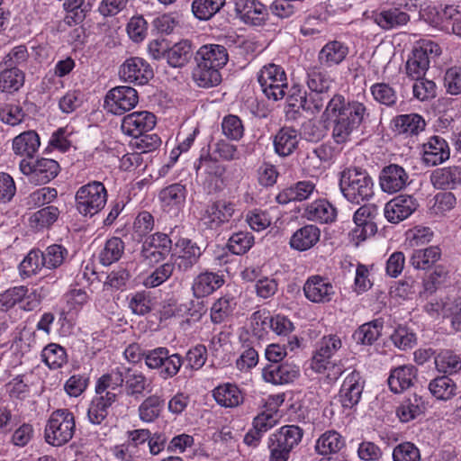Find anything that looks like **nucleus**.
Masks as SVG:
<instances>
[{"instance_id": "f257e3e1", "label": "nucleus", "mask_w": 461, "mask_h": 461, "mask_svg": "<svg viewBox=\"0 0 461 461\" xmlns=\"http://www.w3.org/2000/svg\"><path fill=\"white\" fill-rule=\"evenodd\" d=\"M307 86L310 93L301 89L288 95L289 104L301 107L312 114L320 113L332 122L331 137L337 144H344L351 140L362 123L368 117L366 106L356 100H347L341 94H332L334 80L321 68L313 67L307 72Z\"/></svg>"}, {"instance_id": "7ed1b4c3", "label": "nucleus", "mask_w": 461, "mask_h": 461, "mask_svg": "<svg viewBox=\"0 0 461 461\" xmlns=\"http://www.w3.org/2000/svg\"><path fill=\"white\" fill-rule=\"evenodd\" d=\"M303 429L297 425H285L269 435V461H288L291 452L302 441Z\"/></svg>"}, {"instance_id": "473e14b6", "label": "nucleus", "mask_w": 461, "mask_h": 461, "mask_svg": "<svg viewBox=\"0 0 461 461\" xmlns=\"http://www.w3.org/2000/svg\"><path fill=\"white\" fill-rule=\"evenodd\" d=\"M116 400V393L113 392H106L104 395L97 394L91 401L88 410V420L95 425L102 424L107 415L108 410Z\"/></svg>"}, {"instance_id": "4d7b16f0", "label": "nucleus", "mask_w": 461, "mask_h": 461, "mask_svg": "<svg viewBox=\"0 0 461 461\" xmlns=\"http://www.w3.org/2000/svg\"><path fill=\"white\" fill-rule=\"evenodd\" d=\"M124 252V242L118 237L109 239L99 254L100 262L110 266L118 261Z\"/></svg>"}, {"instance_id": "8fccbe9b", "label": "nucleus", "mask_w": 461, "mask_h": 461, "mask_svg": "<svg viewBox=\"0 0 461 461\" xmlns=\"http://www.w3.org/2000/svg\"><path fill=\"white\" fill-rule=\"evenodd\" d=\"M425 404L416 394L404 400L397 409V415L402 422H409L424 412Z\"/></svg>"}, {"instance_id": "4468645a", "label": "nucleus", "mask_w": 461, "mask_h": 461, "mask_svg": "<svg viewBox=\"0 0 461 461\" xmlns=\"http://www.w3.org/2000/svg\"><path fill=\"white\" fill-rule=\"evenodd\" d=\"M119 74L126 82L143 86L153 77V69L144 59L131 57L122 64Z\"/></svg>"}, {"instance_id": "ea45409f", "label": "nucleus", "mask_w": 461, "mask_h": 461, "mask_svg": "<svg viewBox=\"0 0 461 461\" xmlns=\"http://www.w3.org/2000/svg\"><path fill=\"white\" fill-rule=\"evenodd\" d=\"M192 77L195 84L203 88L213 87L221 82L220 69L201 62H196Z\"/></svg>"}, {"instance_id": "72a5a7b5", "label": "nucleus", "mask_w": 461, "mask_h": 461, "mask_svg": "<svg viewBox=\"0 0 461 461\" xmlns=\"http://www.w3.org/2000/svg\"><path fill=\"white\" fill-rule=\"evenodd\" d=\"M315 184L310 180L299 181L296 184L284 189L276 197L280 204H286L290 202H302L311 197L316 191Z\"/></svg>"}, {"instance_id": "774afa93", "label": "nucleus", "mask_w": 461, "mask_h": 461, "mask_svg": "<svg viewBox=\"0 0 461 461\" xmlns=\"http://www.w3.org/2000/svg\"><path fill=\"white\" fill-rule=\"evenodd\" d=\"M393 461H420L419 448L411 442L397 445L393 451Z\"/></svg>"}, {"instance_id": "13d9d810", "label": "nucleus", "mask_w": 461, "mask_h": 461, "mask_svg": "<svg viewBox=\"0 0 461 461\" xmlns=\"http://www.w3.org/2000/svg\"><path fill=\"white\" fill-rule=\"evenodd\" d=\"M435 365L438 372L454 374L461 369L460 357L451 350H441L435 357Z\"/></svg>"}, {"instance_id": "58836bf2", "label": "nucleus", "mask_w": 461, "mask_h": 461, "mask_svg": "<svg viewBox=\"0 0 461 461\" xmlns=\"http://www.w3.org/2000/svg\"><path fill=\"white\" fill-rule=\"evenodd\" d=\"M374 22L384 30H392L406 24L410 16L407 13L397 8L383 10L373 14Z\"/></svg>"}, {"instance_id": "9b49d317", "label": "nucleus", "mask_w": 461, "mask_h": 461, "mask_svg": "<svg viewBox=\"0 0 461 461\" xmlns=\"http://www.w3.org/2000/svg\"><path fill=\"white\" fill-rule=\"evenodd\" d=\"M377 214V207L375 204H364L360 206L353 215L356 227L351 230L352 240L358 244L373 236L377 231V227L373 221Z\"/></svg>"}, {"instance_id": "393cba45", "label": "nucleus", "mask_w": 461, "mask_h": 461, "mask_svg": "<svg viewBox=\"0 0 461 461\" xmlns=\"http://www.w3.org/2000/svg\"><path fill=\"white\" fill-rule=\"evenodd\" d=\"M233 213L234 204L230 202L220 200L206 207L202 220L208 228L214 230L221 224L228 222Z\"/></svg>"}, {"instance_id": "e433bc0d", "label": "nucleus", "mask_w": 461, "mask_h": 461, "mask_svg": "<svg viewBox=\"0 0 461 461\" xmlns=\"http://www.w3.org/2000/svg\"><path fill=\"white\" fill-rule=\"evenodd\" d=\"M124 378V392L127 396L134 399L141 398L144 395V392L149 386V382L146 375L136 369L127 367Z\"/></svg>"}, {"instance_id": "ddd939ff", "label": "nucleus", "mask_w": 461, "mask_h": 461, "mask_svg": "<svg viewBox=\"0 0 461 461\" xmlns=\"http://www.w3.org/2000/svg\"><path fill=\"white\" fill-rule=\"evenodd\" d=\"M365 387V379L357 370L348 374L339 392V401L344 409H353L362 397Z\"/></svg>"}, {"instance_id": "5fc2aeb1", "label": "nucleus", "mask_w": 461, "mask_h": 461, "mask_svg": "<svg viewBox=\"0 0 461 461\" xmlns=\"http://www.w3.org/2000/svg\"><path fill=\"white\" fill-rule=\"evenodd\" d=\"M185 185L179 183L172 184L163 188L159 193V199L166 206H182L186 198Z\"/></svg>"}, {"instance_id": "a18cd8bd", "label": "nucleus", "mask_w": 461, "mask_h": 461, "mask_svg": "<svg viewBox=\"0 0 461 461\" xmlns=\"http://www.w3.org/2000/svg\"><path fill=\"white\" fill-rule=\"evenodd\" d=\"M164 407L165 400L161 396L149 395L140 404L139 417L144 422H152L160 416Z\"/></svg>"}, {"instance_id": "338daca9", "label": "nucleus", "mask_w": 461, "mask_h": 461, "mask_svg": "<svg viewBox=\"0 0 461 461\" xmlns=\"http://www.w3.org/2000/svg\"><path fill=\"white\" fill-rule=\"evenodd\" d=\"M440 19L447 29L450 26L452 32L461 38V9L459 6H446L440 14Z\"/></svg>"}, {"instance_id": "aec40b11", "label": "nucleus", "mask_w": 461, "mask_h": 461, "mask_svg": "<svg viewBox=\"0 0 461 461\" xmlns=\"http://www.w3.org/2000/svg\"><path fill=\"white\" fill-rule=\"evenodd\" d=\"M235 12L247 24L260 26L267 19V6L258 0H235Z\"/></svg>"}, {"instance_id": "864d4df0", "label": "nucleus", "mask_w": 461, "mask_h": 461, "mask_svg": "<svg viewBox=\"0 0 461 461\" xmlns=\"http://www.w3.org/2000/svg\"><path fill=\"white\" fill-rule=\"evenodd\" d=\"M383 321L379 319L361 325L354 333L356 341L363 345H372L381 336Z\"/></svg>"}, {"instance_id": "6ab92c4d", "label": "nucleus", "mask_w": 461, "mask_h": 461, "mask_svg": "<svg viewBox=\"0 0 461 461\" xmlns=\"http://www.w3.org/2000/svg\"><path fill=\"white\" fill-rule=\"evenodd\" d=\"M418 206V202L413 196L398 195L385 203L384 217L391 223H399L411 216Z\"/></svg>"}, {"instance_id": "b1692460", "label": "nucleus", "mask_w": 461, "mask_h": 461, "mask_svg": "<svg viewBox=\"0 0 461 461\" xmlns=\"http://www.w3.org/2000/svg\"><path fill=\"white\" fill-rule=\"evenodd\" d=\"M277 423L276 414L270 411H263L252 420V427L244 436V443L256 447L259 445L264 434Z\"/></svg>"}, {"instance_id": "680f3d73", "label": "nucleus", "mask_w": 461, "mask_h": 461, "mask_svg": "<svg viewBox=\"0 0 461 461\" xmlns=\"http://www.w3.org/2000/svg\"><path fill=\"white\" fill-rule=\"evenodd\" d=\"M393 344L401 350H407L416 345V335L405 326L399 325L390 336Z\"/></svg>"}, {"instance_id": "a19ab883", "label": "nucleus", "mask_w": 461, "mask_h": 461, "mask_svg": "<svg viewBox=\"0 0 461 461\" xmlns=\"http://www.w3.org/2000/svg\"><path fill=\"white\" fill-rule=\"evenodd\" d=\"M223 284V279L212 272L198 275L193 283L192 289L195 297H204L211 294Z\"/></svg>"}, {"instance_id": "423d86ee", "label": "nucleus", "mask_w": 461, "mask_h": 461, "mask_svg": "<svg viewBox=\"0 0 461 461\" xmlns=\"http://www.w3.org/2000/svg\"><path fill=\"white\" fill-rule=\"evenodd\" d=\"M145 365L149 369L157 370L163 380L176 376L184 360L178 353H170L166 347H158L148 349L145 355Z\"/></svg>"}, {"instance_id": "052dcab7", "label": "nucleus", "mask_w": 461, "mask_h": 461, "mask_svg": "<svg viewBox=\"0 0 461 461\" xmlns=\"http://www.w3.org/2000/svg\"><path fill=\"white\" fill-rule=\"evenodd\" d=\"M370 93L375 102L388 107L395 105L398 100L396 91L386 83L373 84Z\"/></svg>"}, {"instance_id": "cd10ccee", "label": "nucleus", "mask_w": 461, "mask_h": 461, "mask_svg": "<svg viewBox=\"0 0 461 461\" xmlns=\"http://www.w3.org/2000/svg\"><path fill=\"white\" fill-rule=\"evenodd\" d=\"M194 59L195 62H201L221 69L227 64L229 54L223 45L205 44L196 51Z\"/></svg>"}, {"instance_id": "79ce46f5", "label": "nucleus", "mask_w": 461, "mask_h": 461, "mask_svg": "<svg viewBox=\"0 0 461 461\" xmlns=\"http://www.w3.org/2000/svg\"><path fill=\"white\" fill-rule=\"evenodd\" d=\"M305 214L311 221L328 223L336 219L337 210L329 201L320 199L307 206Z\"/></svg>"}, {"instance_id": "4c0bfd02", "label": "nucleus", "mask_w": 461, "mask_h": 461, "mask_svg": "<svg viewBox=\"0 0 461 461\" xmlns=\"http://www.w3.org/2000/svg\"><path fill=\"white\" fill-rule=\"evenodd\" d=\"M346 447L345 438L336 430H327L316 441L315 450L321 456L338 454Z\"/></svg>"}, {"instance_id": "bb28decb", "label": "nucleus", "mask_w": 461, "mask_h": 461, "mask_svg": "<svg viewBox=\"0 0 461 461\" xmlns=\"http://www.w3.org/2000/svg\"><path fill=\"white\" fill-rule=\"evenodd\" d=\"M425 126L424 119L418 113L400 114L391 121L393 131L406 137L417 136Z\"/></svg>"}, {"instance_id": "c9c22d12", "label": "nucleus", "mask_w": 461, "mask_h": 461, "mask_svg": "<svg viewBox=\"0 0 461 461\" xmlns=\"http://www.w3.org/2000/svg\"><path fill=\"white\" fill-rule=\"evenodd\" d=\"M321 230L312 224L298 229L290 239V246L298 251H305L312 248L320 240Z\"/></svg>"}, {"instance_id": "3c124183", "label": "nucleus", "mask_w": 461, "mask_h": 461, "mask_svg": "<svg viewBox=\"0 0 461 461\" xmlns=\"http://www.w3.org/2000/svg\"><path fill=\"white\" fill-rule=\"evenodd\" d=\"M455 382L447 375L438 376L429 384V390L438 400L447 401L456 393Z\"/></svg>"}, {"instance_id": "6e6552de", "label": "nucleus", "mask_w": 461, "mask_h": 461, "mask_svg": "<svg viewBox=\"0 0 461 461\" xmlns=\"http://www.w3.org/2000/svg\"><path fill=\"white\" fill-rule=\"evenodd\" d=\"M440 54L441 49L438 44L432 41H423L409 56L405 65L406 75L411 79H420L428 71L430 59Z\"/></svg>"}, {"instance_id": "0e129e2a", "label": "nucleus", "mask_w": 461, "mask_h": 461, "mask_svg": "<svg viewBox=\"0 0 461 461\" xmlns=\"http://www.w3.org/2000/svg\"><path fill=\"white\" fill-rule=\"evenodd\" d=\"M176 268L173 262H167L158 267L151 272L144 280V285L147 287H157L165 283L173 275Z\"/></svg>"}, {"instance_id": "5701e85b", "label": "nucleus", "mask_w": 461, "mask_h": 461, "mask_svg": "<svg viewBox=\"0 0 461 461\" xmlns=\"http://www.w3.org/2000/svg\"><path fill=\"white\" fill-rule=\"evenodd\" d=\"M449 157L450 149L448 143L440 136H431L422 145V161L426 166H438L447 161Z\"/></svg>"}, {"instance_id": "2eb2a0df", "label": "nucleus", "mask_w": 461, "mask_h": 461, "mask_svg": "<svg viewBox=\"0 0 461 461\" xmlns=\"http://www.w3.org/2000/svg\"><path fill=\"white\" fill-rule=\"evenodd\" d=\"M299 376L300 366L290 361L268 364L262 369L264 381L276 385L291 384Z\"/></svg>"}, {"instance_id": "4be33fe9", "label": "nucleus", "mask_w": 461, "mask_h": 461, "mask_svg": "<svg viewBox=\"0 0 461 461\" xmlns=\"http://www.w3.org/2000/svg\"><path fill=\"white\" fill-rule=\"evenodd\" d=\"M303 293L311 302L324 303L331 301L335 291L328 278L315 275L307 278L303 285Z\"/></svg>"}, {"instance_id": "dca6fc26", "label": "nucleus", "mask_w": 461, "mask_h": 461, "mask_svg": "<svg viewBox=\"0 0 461 461\" xmlns=\"http://www.w3.org/2000/svg\"><path fill=\"white\" fill-rule=\"evenodd\" d=\"M176 247L178 249L173 264L179 272L190 271L199 261L203 250L196 242L190 239L182 238L177 240Z\"/></svg>"}, {"instance_id": "f03ea898", "label": "nucleus", "mask_w": 461, "mask_h": 461, "mask_svg": "<svg viewBox=\"0 0 461 461\" xmlns=\"http://www.w3.org/2000/svg\"><path fill=\"white\" fill-rule=\"evenodd\" d=\"M339 188L345 199L356 205L373 198L374 181L366 169L349 167L340 173Z\"/></svg>"}, {"instance_id": "c03bdc74", "label": "nucleus", "mask_w": 461, "mask_h": 461, "mask_svg": "<svg viewBox=\"0 0 461 461\" xmlns=\"http://www.w3.org/2000/svg\"><path fill=\"white\" fill-rule=\"evenodd\" d=\"M440 257V249L437 246H430L423 249H415L410 258V264L416 269L427 270L430 268Z\"/></svg>"}, {"instance_id": "09e8293b", "label": "nucleus", "mask_w": 461, "mask_h": 461, "mask_svg": "<svg viewBox=\"0 0 461 461\" xmlns=\"http://www.w3.org/2000/svg\"><path fill=\"white\" fill-rule=\"evenodd\" d=\"M127 367L122 366L113 369L110 373L103 375L97 381L95 385L96 394L106 393L107 389L115 390L124 386V375Z\"/></svg>"}, {"instance_id": "412c9836", "label": "nucleus", "mask_w": 461, "mask_h": 461, "mask_svg": "<svg viewBox=\"0 0 461 461\" xmlns=\"http://www.w3.org/2000/svg\"><path fill=\"white\" fill-rule=\"evenodd\" d=\"M156 125V116L148 111L134 112L123 117L122 131L124 134L139 137L151 131Z\"/></svg>"}, {"instance_id": "c756f323", "label": "nucleus", "mask_w": 461, "mask_h": 461, "mask_svg": "<svg viewBox=\"0 0 461 461\" xmlns=\"http://www.w3.org/2000/svg\"><path fill=\"white\" fill-rule=\"evenodd\" d=\"M417 376V368L412 365L400 366L393 369L388 377V385L394 393L410 388Z\"/></svg>"}, {"instance_id": "1a4fd4ad", "label": "nucleus", "mask_w": 461, "mask_h": 461, "mask_svg": "<svg viewBox=\"0 0 461 461\" xmlns=\"http://www.w3.org/2000/svg\"><path fill=\"white\" fill-rule=\"evenodd\" d=\"M21 172L29 176L30 181L36 185L49 183L54 179L59 172V163L51 158H41L32 162L22 159L19 164Z\"/></svg>"}, {"instance_id": "69168bd1", "label": "nucleus", "mask_w": 461, "mask_h": 461, "mask_svg": "<svg viewBox=\"0 0 461 461\" xmlns=\"http://www.w3.org/2000/svg\"><path fill=\"white\" fill-rule=\"evenodd\" d=\"M28 293L23 285L14 286L0 294V310L5 312L23 301Z\"/></svg>"}, {"instance_id": "f704fd0d", "label": "nucleus", "mask_w": 461, "mask_h": 461, "mask_svg": "<svg viewBox=\"0 0 461 461\" xmlns=\"http://www.w3.org/2000/svg\"><path fill=\"white\" fill-rule=\"evenodd\" d=\"M215 402L224 408H235L244 401L242 391L235 384L224 383L212 390Z\"/></svg>"}, {"instance_id": "37998d69", "label": "nucleus", "mask_w": 461, "mask_h": 461, "mask_svg": "<svg viewBox=\"0 0 461 461\" xmlns=\"http://www.w3.org/2000/svg\"><path fill=\"white\" fill-rule=\"evenodd\" d=\"M193 49L191 41L183 40L167 49L166 59L169 66L173 68H182L191 59Z\"/></svg>"}, {"instance_id": "de8ad7c7", "label": "nucleus", "mask_w": 461, "mask_h": 461, "mask_svg": "<svg viewBox=\"0 0 461 461\" xmlns=\"http://www.w3.org/2000/svg\"><path fill=\"white\" fill-rule=\"evenodd\" d=\"M225 0H194L191 10L194 16L200 21H208L224 6Z\"/></svg>"}, {"instance_id": "9d476101", "label": "nucleus", "mask_w": 461, "mask_h": 461, "mask_svg": "<svg viewBox=\"0 0 461 461\" xmlns=\"http://www.w3.org/2000/svg\"><path fill=\"white\" fill-rule=\"evenodd\" d=\"M138 102L139 95L133 87L120 86L106 94L104 107L113 114L122 115L133 109Z\"/></svg>"}, {"instance_id": "603ef678", "label": "nucleus", "mask_w": 461, "mask_h": 461, "mask_svg": "<svg viewBox=\"0 0 461 461\" xmlns=\"http://www.w3.org/2000/svg\"><path fill=\"white\" fill-rule=\"evenodd\" d=\"M68 255V249L62 245H50L45 250H41L43 267L50 270L57 269L64 264Z\"/></svg>"}, {"instance_id": "6e6d98bb", "label": "nucleus", "mask_w": 461, "mask_h": 461, "mask_svg": "<svg viewBox=\"0 0 461 461\" xmlns=\"http://www.w3.org/2000/svg\"><path fill=\"white\" fill-rule=\"evenodd\" d=\"M43 267L41 250L32 249L20 263L19 273L23 278H28L37 275Z\"/></svg>"}, {"instance_id": "0eeeda50", "label": "nucleus", "mask_w": 461, "mask_h": 461, "mask_svg": "<svg viewBox=\"0 0 461 461\" xmlns=\"http://www.w3.org/2000/svg\"><path fill=\"white\" fill-rule=\"evenodd\" d=\"M258 81L262 92L274 101L281 100L286 95L288 81L285 69L274 63L265 65L258 72Z\"/></svg>"}, {"instance_id": "f8f14e48", "label": "nucleus", "mask_w": 461, "mask_h": 461, "mask_svg": "<svg viewBox=\"0 0 461 461\" xmlns=\"http://www.w3.org/2000/svg\"><path fill=\"white\" fill-rule=\"evenodd\" d=\"M171 249V239L165 233L156 232L144 240L140 255L147 265L152 266L163 261Z\"/></svg>"}, {"instance_id": "7c9ffc66", "label": "nucleus", "mask_w": 461, "mask_h": 461, "mask_svg": "<svg viewBox=\"0 0 461 461\" xmlns=\"http://www.w3.org/2000/svg\"><path fill=\"white\" fill-rule=\"evenodd\" d=\"M430 182L437 189H455L461 185V167L451 166L437 168L430 175Z\"/></svg>"}, {"instance_id": "bf43d9fd", "label": "nucleus", "mask_w": 461, "mask_h": 461, "mask_svg": "<svg viewBox=\"0 0 461 461\" xmlns=\"http://www.w3.org/2000/svg\"><path fill=\"white\" fill-rule=\"evenodd\" d=\"M41 357L51 369L61 367L68 360L65 348L55 343L49 344L43 348Z\"/></svg>"}, {"instance_id": "a211bd4d", "label": "nucleus", "mask_w": 461, "mask_h": 461, "mask_svg": "<svg viewBox=\"0 0 461 461\" xmlns=\"http://www.w3.org/2000/svg\"><path fill=\"white\" fill-rule=\"evenodd\" d=\"M342 347V342L337 335L324 336L316 344V348L311 359V368L316 373L325 369L324 364Z\"/></svg>"}, {"instance_id": "f3484780", "label": "nucleus", "mask_w": 461, "mask_h": 461, "mask_svg": "<svg viewBox=\"0 0 461 461\" xmlns=\"http://www.w3.org/2000/svg\"><path fill=\"white\" fill-rule=\"evenodd\" d=\"M408 183V173L397 164L385 166L379 174V185L382 191L390 194L402 191Z\"/></svg>"}, {"instance_id": "e2e57ef3", "label": "nucleus", "mask_w": 461, "mask_h": 461, "mask_svg": "<svg viewBox=\"0 0 461 461\" xmlns=\"http://www.w3.org/2000/svg\"><path fill=\"white\" fill-rule=\"evenodd\" d=\"M254 243V237L249 232L240 231L233 233L228 240L230 251L235 255H243L250 249Z\"/></svg>"}, {"instance_id": "c85d7f7f", "label": "nucleus", "mask_w": 461, "mask_h": 461, "mask_svg": "<svg viewBox=\"0 0 461 461\" xmlns=\"http://www.w3.org/2000/svg\"><path fill=\"white\" fill-rule=\"evenodd\" d=\"M300 140V134L295 129L283 127L274 137L275 152L280 157H288L298 148Z\"/></svg>"}, {"instance_id": "49530a36", "label": "nucleus", "mask_w": 461, "mask_h": 461, "mask_svg": "<svg viewBox=\"0 0 461 461\" xmlns=\"http://www.w3.org/2000/svg\"><path fill=\"white\" fill-rule=\"evenodd\" d=\"M25 75L18 68L5 67L0 72V91L14 93L18 91L24 84Z\"/></svg>"}, {"instance_id": "2f4dec72", "label": "nucleus", "mask_w": 461, "mask_h": 461, "mask_svg": "<svg viewBox=\"0 0 461 461\" xmlns=\"http://www.w3.org/2000/svg\"><path fill=\"white\" fill-rule=\"evenodd\" d=\"M41 146L40 137L35 131L30 130L20 133L13 139L12 149L20 157L32 158Z\"/></svg>"}, {"instance_id": "39448f33", "label": "nucleus", "mask_w": 461, "mask_h": 461, "mask_svg": "<svg viewBox=\"0 0 461 461\" xmlns=\"http://www.w3.org/2000/svg\"><path fill=\"white\" fill-rule=\"evenodd\" d=\"M107 202L104 185L93 181L78 188L75 195L77 211L83 216L93 217L101 212Z\"/></svg>"}, {"instance_id": "20e7f679", "label": "nucleus", "mask_w": 461, "mask_h": 461, "mask_svg": "<svg viewBox=\"0 0 461 461\" xmlns=\"http://www.w3.org/2000/svg\"><path fill=\"white\" fill-rule=\"evenodd\" d=\"M74 414L68 409H58L51 412L44 430L48 444L60 447L68 443L75 433Z\"/></svg>"}, {"instance_id": "a878e982", "label": "nucleus", "mask_w": 461, "mask_h": 461, "mask_svg": "<svg viewBox=\"0 0 461 461\" xmlns=\"http://www.w3.org/2000/svg\"><path fill=\"white\" fill-rule=\"evenodd\" d=\"M349 53V47L342 41H328L318 53V61L323 68H332L341 64Z\"/></svg>"}]
</instances>
